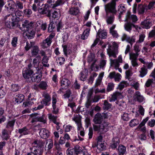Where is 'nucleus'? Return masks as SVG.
I'll return each mask as SVG.
<instances>
[{"label":"nucleus","instance_id":"nucleus-22","mask_svg":"<svg viewBox=\"0 0 155 155\" xmlns=\"http://www.w3.org/2000/svg\"><path fill=\"white\" fill-rule=\"evenodd\" d=\"M147 69L146 68L145 66L143 65V67L140 68V70L139 71L140 73L139 76L141 78L143 77L147 74Z\"/></svg>","mask_w":155,"mask_h":155},{"label":"nucleus","instance_id":"nucleus-24","mask_svg":"<svg viewBox=\"0 0 155 155\" xmlns=\"http://www.w3.org/2000/svg\"><path fill=\"white\" fill-rule=\"evenodd\" d=\"M9 131L6 129L3 130L2 132V138L3 140H7L9 139Z\"/></svg>","mask_w":155,"mask_h":155},{"label":"nucleus","instance_id":"nucleus-14","mask_svg":"<svg viewBox=\"0 0 155 155\" xmlns=\"http://www.w3.org/2000/svg\"><path fill=\"white\" fill-rule=\"evenodd\" d=\"M70 84V82L68 79H62L61 81V87L59 89V91H62V90L67 89L69 86Z\"/></svg>","mask_w":155,"mask_h":155},{"label":"nucleus","instance_id":"nucleus-20","mask_svg":"<svg viewBox=\"0 0 155 155\" xmlns=\"http://www.w3.org/2000/svg\"><path fill=\"white\" fill-rule=\"evenodd\" d=\"M56 24L57 22L53 21L50 22L48 28V33H51L53 31V29L55 28Z\"/></svg>","mask_w":155,"mask_h":155},{"label":"nucleus","instance_id":"nucleus-33","mask_svg":"<svg viewBox=\"0 0 155 155\" xmlns=\"http://www.w3.org/2000/svg\"><path fill=\"white\" fill-rule=\"evenodd\" d=\"M35 44V42H30V44H29L28 41H27L26 45L25 47V50L26 51H28L30 49L32 48Z\"/></svg>","mask_w":155,"mask_h":155},{"label":"nucleus","instance_id":"nucleus-1","mask_svg":"<svg viewBox=\"0 0 155 155\" xmlns=\"http://www.w3.org/2000/svg\"><path fill=\"white\" fill-rule=\"evenodd\" d=\"M22 12L21 11H16L15 13L10 14L5 17V26L9 29L18 26V22L20 21V17L22 16Z\"/></svg>","mask_w":155,"mask_h":155},{"label":"nucleus","instance_id":"nucleus-63","mask_svg":"<svg viewBox=\"0 0 155 155\" xmlns=\"http://www.w3.org/2000/svg\"><path fill=\"white\" fill-rule=\"evenodd\" d=\"M80 75H81L80 79L81 81H84L86 80V77L85 75L83 72H81L80 73Z\"/></svg>","mask_w":155,"mask_h":155},{"label":"nucleus","instance_id":"nucleus-8","mask_svg":"<svg viewBox=\"0 0 155 155\" xmlns=\"http://www.w3.org/2000/svg\"><path fill=\"white\" fill-rule=\"evenodd\" d=\"M5 8L9 12L12 13L15 11V3L13 0H9L7 1V4L5 6Z\"/></svg>","mask_w":155,"mask_h":155},{"label":"nucleus","instance_id":"nucleus-52","mask_svg":"<svg viewBox=\"0 0 155 155\" xmlns=\"http://www.w3.org/2000/svg\"><path fill=\"white\" fill-rule=\"evenodd\" d=\"M92 103V101L91 99L87 98V101L85 104L86 107L87 108H89V107L91 106V103Z\"/></svg>","mask_w":155,"mask_h":155},{"label":"nucleus","instance_id":"nucleus-2","mask_svg":"<svg viewBox=\"0 0 155 155\" xmlns=\"http://www.w3.org/2000/svg\"><path fill=\"white\" fill-rule=\"evenodd\" d=\"M34 26L33 22L30 21L26 20L23 22L22 26L20 28L22 31H25L27 38L29 39H31L34 37L36 33L34 29Z\"/></svg>","mask_w":155,"mask_h":155},{"label":"nucleus","instance_id":"nucleus-34","mask_svg":"<svg viewBox=\"0 0 155 155\" xmlns=\"http://www.w3.org/2000/svg\"><path fill=\"white\" fill-rule=\"evenodd\" d=\"M38 87L42 90H46L48 87V85L46 82L41 81L39 84Z\"/></svg>","mask_w":155,"mask_h":155},{"label":"nucleus","instance_id":"nucleus-7","mask_svg":"<svg viewBox=\"0 0 155 155\" xmlns=\"http://www.w3.org/2000/svg\"><path fill=\"white\" fill-rule=\"evenodd\" d=\"M42 70L40 69L35 71L31 79L32 82L38 83L40 81L42 76Z\"/></svg>","mask_w":155,"mask_h":155},{"label":"nucleus","instance_id":"nucleus-47","mask_svg":"<svg viewBox=\"0 0 155 155\" xmlns=\"http://www.w3.org/2000/svg\"><path fill=\"white\" fill-rule=\"evenodd\" d=\"M155 5V1H152L151 2H150L148 6H147V8H146V10H147L148 9L150 10L152 9L153 6Z\"/></svg>","mask_w":155,"mask_h":155},{"label":"nucleus","instance_id":"nucleus-15","mask_svg":"<svg viewBox=\"0 0 155 155\" xmlns=\"http://www.w3.org/2000/svg\"><path fill=\"white\" fill-rule=\"evenodd\" d=\"M15 121V120H13L9 121L7 123L5 129L9 131L10 133H11L14 129Z\"/></svg>","mask_w":155,"mask_h":155},{"label":"nucleus","instance_id":"nucleus-19","mask_svg":"<svg viewBox=\"0 0 155 155\" xmlns=\"http://www.w3.org/2000/svg\"><path fill=\"white\" fill-rule=\"evenodd\" d=\"M107 33L106 31H104L100 29L97 33V36L102 39H104L107 37Z\"/></svg>","mask_w":155,"mask_h":155},{"label":"nucleus","instance_id":"nucleus-62","mask_svg":"<svg viewBox=\"0 0 155 155\" xmlns=\"http://www.w3.org/2000/svg\"><path fill=\"white\" fill-rule=\"evenodd\" d=\"M24 13L25 15H30L32 13V11L31 9H26L24 10Z\"/></svg>","mask_w":155,"mask_h":155},{"label":"nucleus","instance_id":"nucleus-59","mask_svg":"<svg viewBox=\"0 0 155 155\" xmlns=\"http://www.w3.org/2000/svg\"><path fill=\"white\" fill-rule=\"evenodd\" d=\"M111 34L113 37L116 38H117L118 37V35L117 31L114 30V31H111L110 30V32Z\"/></svg>","mask_w":155,"mask_h":155},{"label":"nucleus","instance_id":"nucleus-9","mask_svg":"<svg viewBox=\"0 0 155 155\" xmlns=\"http://www.w3.org/2000/svg\"><path fill=\"white\" fill-rule=\"evenodd\" d=\"M120 140L117 137H114L112 139L110 143V147L113 150H115L119 146Z\"/></svg>","mask_w":155,"mask_h":155},{"label":"nucleus","instance_id":"nucleus-16","mask_svg":"<svg viewBox=\"0 0 155 155\" xmlns=\"http://www.w3.org/2000/svg\"><path fill=\"white\" fill-rule=\"evenodd\" d=\"M39 51V47L37 45H34L31 49V57H35L37 55Z\"/></svg>","mask_w":155,"mask_h":155},{"label":"nucleus","instance_id":"nucleus-31","mask_svg":"<svg viewBox=\"0 0 155 155\" xmlns=\"http://www.w3.org/2000/svg\"><path fill=\"white\" fill-rule=\"evenodd\" d=\"M139 123V120L137 119L131 120L129 122V125L130 127H133L138 125Z\"/></svg>","mask_w":155,"mask_h":155},{"label":"nucleus","instance_id":"nucleus-21","mask_svg":"<svg viewBox=\"0 0 155 155\" xmlns=\"http://www.w3.org/2000/svg\"><path fill=\"white\" fill-rule=\"evenodd\" d=\"M44 97L45 98L42 100V104L43 105L45 104V106H48V103L51 100L50 96L48 94H46L45 95Z\"/></svg>","mask_w":155,"mask_h":155},{"label":"nucleus","instance_id":"nucleus-48","mask_svg":"<svg viewBox=\"0 0 155 155\" xmlns=\"http://www.w3.org/2000/svg\"><path fill=\"white\" fill-rule=\"evenodd\" d=\"M4 88L2 86L0 87V98H3L5 94V92L4 91Z\"/></svg>","mask_w":155,"mask_h":155},{"label":"nucleus","instance_id":"nucleus-55","mask_svg":"<svg viewBox=\"0 0 155 155\" xmlns=\"http://www.w3.org/2000/svg\"><path fill=\"white\" fill-rule=\"evenodd\" d=\"M122 118L124 121H128L130 119L128 114L126 113L123 114V116H122Z\"/></svg>","mask_w":155,"mask_h":155},{"label":"nucleus","instance_id":"nucleus-10","mask_svg":"<svg viewBox=\"0 0 155 155\" xmlns=\"http://www.w3.org/2000/svg\"><path fill=\"white\" fill-rule=\"evenodd\" d=\"M24 95L21 94H16L13 98V102L15 104H19L21 103L24 99Z\"/></svg>","mask_w":155,"mask_h":155},{"label":"nucleus","instance_id":"nucleus-17","mask_svg":"<svg viewBox=\"0 0 155 155\" xmlns=\"http://www.w3.org/2000/svg\"><path fill=\"white\" fill-rule=\"evenodd\" d=\"M49 131L44 128L40 130L39 134L41 138L43 139H47L49 136Z\"/></svg>","mask_w":155,"mask_h":155},{"label":"nucleus","instance_id":"nucleus-43","mask_svg":"<svg viewBox=\"0 0 155 155\" xmlns=\"http://www.w3.org/2000/svg\"><path fill=\"white\" fill-rule=\"evenodd\" d=\"M71 94V92L70 89H68L65 92V93L63 95V97L64 99L66 98H68L70 97V95Z\"/></svg>","mask_w":155,"mask_h":155},{"label":"nucleus","instance_id":"nucleus-57","mask_svg":"<svg viewBox=\"0 0 155 155\" xmlns=\"http://www.w3.org/2000/svg\"><path fill=\"white\" fill-rule=\"evenodd\" d=\"M101 98L99 95H95L94 97L92 99L93 103H96Z\"/></svg>","mask_w":155,"mask_h":155},{"label":"nucleus","instance_id":"nucleus-46","mask_svg":"<svg viewBox=\"0 0 155 155\" xmlns=\"http://www.w3.org/2000/svg\"><path fill=\"white\" fill-rule=\"evenodd\" d=\"M114 16H110L107 19V22L108 24H112L114 21Z\"/></svg>","mask_w":155,"mask_h":155},{"label":"nucleus","instance_id":"nucleus-5","mask_svg":"<svg viewBox=\"0 0 155 155\" xmlns=\"http://www.w3.org/2000/svg\"><path fill=\"white\" fill-rule=\"evenodd\" d=\"M34 68L32 70H29L26 68H24L22 71V74L25 80L28 83H30L31 79L33 75V74L35 71Z\"/></svg>","mask_w":155,"mask_h":155},{"label":"nucleus","instance_id":"nucleus-49","mask_svg":"<svg viewBox=\"0 0 155 155\" xmlns=\"http://www.w3.org/2000/svg\"><path fill=\"white\" fill-rule=\"evenodd\" d=\"M145 37V35L144 34H141L140 35L139 39L137 41V43H141L143 42Z\"/></svg>","mask_w":155,"mask_h":155},{"label":"nucleus","instance_id":"nucleus-51","mask_svg":"<svg viewBox=\"0 0 155 155\" xmlns=\"http://www.w3.org/2000/svg\"><path fill=\"white\" fill-rule=\"evenodd\" d=\"M59 14L56 11H54L52 13V17L54 19L57 18V20L59 19Z\"/></svg>","mask_w":155,"mask_h":155},{"label":"nucleus","instance_id":"nucleus-26","mask_svg":"<svg viewBox=\"0 0 155 155\" xmlns=\"http://www.w3.org/2000/svg\"><path fill=\"white\" fill-rule=\"evenodd\" d=\"M90 29L86 28L83 32V34L81 35V38L83 40L86 39L89 36Z\"/></svg>","mask_w":155,"mask_h":155},{"label":"nucleus","instance_id":"nucleus-29","mask_svg":"<svg viewBox=\"0 0 155 155\" xmlns=\"http://www.w3.org/2000/svg\"><path fill=\"white\" fill-rule=\"evenodd\" d=\"M145 6L143 5L142 4H140L138 5L137 8L138 12L140 14H143L145 12V10L146 9Z\"/></svg>","mask_w":155,"mask_h":155},{"label":"nucleus","instance_id":"nucleus-36","mask_svg":"<svg viewBox=\"0 0 155 155\" xmlns=\"http://www.w3.org/2000/svg\"><path fill=\"white\" fill-rule=\"evenodd\" d=\"M133 25L132 23L130 22H127L124 25L125 29L128 31H130L132 30V26Z\"/></svg>","mask_w":155,"mask_h":155},{"label":"nucleus","instance_id":"nucleus-61","mask_svg":"<svg viewBox=\"0 0 155 155\" xmlns=\"http://www.w3.org/2000/svg\"><path fill=\"white\" fill-rule=\"evenodd\" d=\"M6 41L5 38H2L0 40V48H2L4 46Z\"/></svg>","mask_w":155,"mask_h":155},{"label":"nucleus","instance_id":"nucleus-11","mask_svg":"<svg viewBox=\"0 0 155 155\" xmlns=\"http://www.w3.org/2000/svg\"><path fill=\"white\" fill-rule=\"evenodd\" d=\"M49 5L48 4H45L44 7H41L39 9V12L40 13L41 15H45L48 12V16L50 17L51 15L50 12L48 9Z\"/></svg>","mask_w":155,"mask_h":155},{"label":"nucleus","instance_id":"nucleus-64","mask_svg":"<svg viewBox=\"0 0 155 155\" xmlns=\"http://www.w3.org/2000/svg\"><path fill=\"white\" fill-rule=\"evenodd\" d=\"M116 76V74L115 72H112L110 73L108 77H109L110 79H112L114 78Z\"/></svg>","mask_w":155,"mask_h":155},{"label":"nucleus","instance_id":"nucleus-56","mask_svg":"<svg viewBox=\"0 0 155 155\" xmlns=\"http://www.w3.org/2000/svg\"><path fill=\"white\" fill-rule=\"evenodd\" d=\"M68 54L70 55V59L71 61L72 59H74L76 57L75 53L74 52H72L71 51L69 52Z\"/></svg>","mask_w":155,"mask_h":155},{"label":"nucleus","instance_id":"nucleus-54","mask_svg":"<svg viewBox=\"0 0 155 155\" xmlns=\"http://www.w3.org/2000/svg\"><path fill=\"white\" fill-rule=\"evenodd\" d=\"M94 59V58L93 54L91 53L88 56L87 61L89 63H91L93 61Z\"/></svg>","mask_w":155,"mask_h":155},{"label":"nucleus","instance_id":"nucleus-50","mask_svg":"<svg viewBox=\"0 0 155 155\" xmlns=\"http://www.w3.org/2000/svg\"><path fill=\"white\" fill-rule=\"evenodd\" d=\"M153 83V80L152 79H149L146 82L145 85L148 87L150 86Z\"/></svg>","mask_w":155,"mask_h":155},{"label":"nucleus","instance_id":"nucleus-38","mask_svg":"<svg viewBox=\"0 0 155 155\" xmlns=\"http://www.w3.org/2000/svg\"><path fill=\"white\" fill-rule=\"evenodd\" d=\"M38 122H42L44 124L46 123L47 122L45 114H43L41 117L38 116Z\"/></svg>","mask_w":155,"mask_h":155},{"label":"nucleus","instance_id":"nucleus-41","mask_svg":"<svg viewBox=\"0 0 155 155\" xmlns=\"http://www.w3.org/2000/svg\"><path fill=\"white\" fill-rule=\"evenodd\" d=\"M114 84L113 83H108L107 89V91L109 92L113 91L114 89Z\"/></svg>","mask_w":155,"mask_h":155},{"label":"nucleus","instance_id":"nucleus-27","mask_svg":"<svg viewBox=\"0 0 155 155\" xmlns=\"http://www.w3.org/2000/svg\"><path fill=\"white\" fill-rule=\"evenodd\" d=\"M126 9L124 6L122 5H120L118 6V11L119 12V15L118 16L119 18L120 19L121 18V15L123 14V13L125 12Z\"/></svg>","mask_w":155,"mask_h":155},{"label":"nucleus","instance_id":"nucleus-6","mask_svg":"<svg viewBox=\"0 0 155 155\" xmlns=\"http://www.w3.org/2000/svg\"><path fill=\"white\" fill-rule=\"evenodd\" d=\"M82 147L78 145L74 146V147H70L67 149L66 153L67 155H78L82 151Z\"/></svg>","mask_w":155,"mask_h":155},{"label":"nucleus","instance_id":"nucleus-35","mask_svg":"<svg viewBox=\"0 0 155 155\" xmlns=\"http://www.w3.org/2000/svg\"><path fill=\"white\" fill-rule=\"evenodd\" d=\"M56 26L57 27V31L58 32H60V30H62L64 27V25L61 21H59L58 23H57Z\"/></svg>","mask_w":155,"mask_h":155},{"label":"nucleus","instance_id":"nucleus-37","mask_svg":"<svg viewBox=\"0 0 155 155\" xmlns=\"http://www.w3.org/2000/svg\"><path fill=\"white\" fill-rule=\"evenodd\" d=\"M78 9L77 8H71L69 10L70 14L73 15H76L78 14Z\"/></svg>","mask_w":155,"mask_h":155},{"label":"nucleus","instance_id":"nucleus-58","mask_svg":"<svg viewBox=\"0 0 155 155\" xmlns=\"http://www.w3.org/2000/svg\"><path fill=\"white\" fill-rule=\"evenodd\" d=\"M45 41H46L45 42L47 43V45L48 46H50L52 42V39L48 36L45 39Z\"/></svg>","mask_w":155,"mask_h":155},{"label":"nucleus","instance_id":"nucleus-23","mask_svg":"<svg viewBox=\"0 0 155 155\" xmlns=\"http://www.w3.org/2000/svg\"><path fill=\"white\" fill-rule=\"evenodd\" d=\"M40 61H38L36 58H34L33 60V64L35 70L37 71L38 70V69H41L42 70L43 68L42 67H39V64L40 63Z\"/></svg>","mask_w":155,"mask_h":155},{"label":"nucleus","instance_id":"nucleus-4","mask_svg":"<svg viewBox=\"0 0 155 155\" xmlns=\"http://www.w3.org/2000/svg\"><path fill=\"white\" fill-rule=\"evenodd\" d=\"M116 1L117 0H112L110 2L104 5V9L106 16H108L109 13L114 14L116 13Z\"/></svg>","mask_w":155,"mask_h":155},{"label":"nucleus","instance_id":"nucleus-25","mask_svg":"<svg viewBox=\"0 0 155 155\" xmlns=\"http://www.w3.org/2000/svg\"><path fill=\"white\" fill-rule=\"evenodd\" d=\"M11 91L14 92L18 91L21 89L20 86L18 84H12L11 85Z\"/></svg>","mask_w":155,"mask_h":155},{"label":"nucleus","instance_id":"nucleus-44","mask_svg":"<svg viewBox=\"0 0 155 155\" xmlns=\"http://www.w3.org/2000/svg\"><path fill=\"white\" fill-rule=\"evenodd\" d=\"M18 39V37H14L12 38L11 42V44L12 46L14 47H15L17 46Z\"/></svg>","mask_w":155,"mask_h":155},{"label":"nucleus","instance_id":"nucleus-3","mask_svg":"<svg viewBox=\"0 0 155 155\" xmlns=\"http://www.w3.org/2000/svg\"><path fill=\"white\" fill-rule=\"evenodd\" d=\"M33 144L34 145L33 148H30L31 150L34 148L33 154L42 155L45 148V142L42 140L37 139L34 141Z\"/></svg>","mask_w":155,"mask_h":155},{"label":"nucleus","instance_id":"nucleus-39","mask_svg":"<svg viewBox=\"0 0 155 155\" xmlns=\"http://www.w3.org/2000/svg\"><path fill=\"white\" fill-rule=\"evenodd\" d=\"M127 82L122 81L120 82L118 85L117 89H118L120 91H122L125 87V84H126Z\"/></svg>","mask_w":155,"mask_h":155},{"label":"nucleus","instance_id":"nucleus-28","mask_svg":"<svg viewBox=\"0 0 155 155\" xmlns=\"http://www.w3.org/2000/svg\"><path fill=\"white\" fill-rule=\"evenodd\" d=\"M18 132L21 135H25L28 134L29 130L27 127L25 126L22 128L19 129Z\"/></svg>","mask_w":155,"mask_h":155},{"label":"nucleus","instance_id":"nucleus-60","mask_svg":"<svg viewBox=\"0 0 155 155\" xmlns=\"http://www.w3.org/2000/svg\"><path fill=\"white\" fill-rule=\"evenodd\" d=\"M147 124L151 127H153L155 125V120L152 119L151 121H149L148 122Z\"/></svg>","mask_w":155,"mask_h":155},{"label":"nucleus","instance_id":"nucleus-53","mask_svg":"<svg viewBox=\"0 0 155 155\" xmlns=\"http://www.w3.org/2000/svg\"><path fill=\"white\" fill-rule=\"evenodd\" d=\"M48 118L50 119L51 120L53 123L57 120V116L52 115V114H50L48 115Z\"/></svg>","mask_w":155,"mask_h":155},{"label":"nucleus","instance_id":"nucleus-32","mask_svg":"<svg viewBox=\"0 0 155 155\" xmlns=\"http://www.w3.org/2000/svg\"><path fill=\"white\" fill-rule=\"evenodd\" d=\"M111 104L109 103L107 100L104 101L103 109L104 110H108L111 108Z\"/></svg>","mask_w":155,"mask_h":155},{"label":"nucleus","instance_id":"nucleus-42","mask_svg":"<svg viewBox=\"0 0 155 155\" xmlns=\"http://www.w3.org/2000/svg\"><path fill=\"white\" fill-rule=\"evenodd\" d=\"M139 55V54L132 53L130 54V59L131 60H137V58Z\"/></svg>","mask_w":155,"mask_h":155},{"label":"nucleus","instance_id":"nucleus-18","mask_svg":"<svg viewBox=\"0 0 155 155\" xmlns=\"http://www.w3.org/2000/svg\"><path fill=\"white\" fill-rule=\"evenodd\" d=\"M134 97L135 100H137L140 103L143 102L144 99V97L141 95L139 91L135 92Z\"/></svg>","mask_w":155,"mask_h":155},{"label":"nucleus","instance_id":"nucleus-40","mask_svg":"<svg viewBox=\"0 0 155 155\" xmlns=\"http://www.w3.org/2000/svg\"><path fill=\"white\" fill-rule=\"evenodd\" d=\"M57 60L58 61L59 65H62L64 64L65 59L63 57H60L57 58Z\"/></svg>","mask_w":155,"mask_h":155},{"label":"nucleus","instance_id":"nucleus-13","mask_svg":"<svg viewBox=\"0 0 155 155\" xmlns=\"http://www.w3.org/2000/svg\"><path fill=\"white\" fill-rule=\"evenodd\" d=\"M116 149L118 155H124L127 153L126 148L123 144L119 145Z\"/></svg>","mask_w":155,"mask_h":155},{"label":"nucleus","instance_id":"nucleus-45","mask_svg":"<svg viewBox=\"0 0 155 155\" xmlns=\"http://www.w3.org/2000/svg\"><path fill=\"white\" fill-rule=\"evenodd\" d=\"M15 4L16 8L17 7L18 9L21 10L23 8V3L19 1H16Z\"/></svg>","mask_w":155,"mask_h":155},{"label":"nucleus","instance_id":"nucleus-12","mask_svg":"<svg viewBox=\"0 0 155 155\" xmlns=\"http://www.w3.org/2000/svg\"><path fill=\"white\" fill-rule=\"evenodd\" d=\"M102 116L100 113H97L94 116L93 121L95 124H101L103 121Z\"/></svg>","mask_w":155,"mask_h":155},{"label":"nucleus","instance_id":"nucleus-30","mask_svg":"<svg viewBox=\"0 0 155 155\" xmlns=\"http://www.w3.org/2000/svg\"><path fill=\"white\" fill-rule=\"evenodd\" d=\"M150 24L151 22L149 21L145 20L141 22V25L143 26V28L148 29L150 28Z\"/></svg>","mask_w":155,"mask_h":155}]
</instances>
